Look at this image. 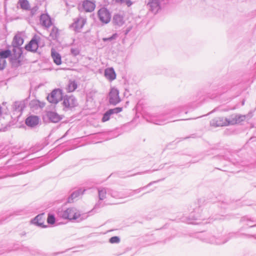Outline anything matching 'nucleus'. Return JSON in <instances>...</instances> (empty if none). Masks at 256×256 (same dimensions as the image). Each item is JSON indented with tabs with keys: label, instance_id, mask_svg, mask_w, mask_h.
I'll return each mask as SVG.
<instances>
[{
	"label": "nucleus",
	"instance_id": "nucleus-1",
	"mask_svg": "<svg viewBox=\"0 0 256 256\" xmlns=\"http://www.w3.org/2000/svg\"><path fill=\"white\" fill-rule=\"evenodd\" d=\"M244 120V116L232 114L228 118L224 117L214 118L210 121V125L214 127L234 125L240 123Z\"/></svg>",
	"mask_w": 256,
	"mask_h": 256
},
{
	"label": "nucleus",
	"instance_id": "nucleus-2",
	"mask_svg": "<svg viewBox=\"0 0 256 256\" xmlns=\"http://www.w3.org/2000/svg\"><path fill=\"white\" fill-rule=\"evenodd\" d=\"M85 218V216L80 214V212L75 208H68L65 210V218L70 220L80 222Z\"/></svg>",
	"mask_w": 256,
	"mask_h": 256
},
{
	"label": "nucleus",
	"instance_id": "nucleus-3",
	"mask_svg": "<svg viewBox=\"0 0 256 256\" xmlns=\"http://www.w3.org/2000/svg\"><path fill=\"white\" fill-rule=\"evenodd\" d=\"M62 98V90L57 88L53 90L52 92L47 96L48 100L52 104H57Z\"/></svg>",
	"mask_w": 256,
	"mask_h": 256
},
{
	"label": "nucleus",
	"instance_id": "nucleus-4",
	"mask_svg": "<svg viewBox=\"0 0 256 256\" xmlns=\"http://www.w3.org/2000/svg\"><path fill=\"white\" fill-rule=\"evenodd\" d=\"M98 16L99 20L103 24H108L111 19L110 12L106 8H100L98 12Z\"/></svg>",
	"mask_w": 256,
	"mask_h": 256
},
{
	"label": "nucleus",
	"instance_id": "nucleus-5",
	"mask_svg": "<svg viewBox=\"0 0 256 256\" xmlns=\"http://www.w3.org/2000/svg\"><path fill=\"white\" fill-rule=\"evenodd\" d=\"M86 22V18L78 16L74 20V22L70 26V27L72 28L75 32H80Z\"/></svg>",
	"mask_w": 256,
	"mask_h": 256
},
{
	"label": "nucleus",
	"instance_id": "nucleus-6",
	"mask_svg": "<svg viewBox=\"0 0 256 256\" xmlns=\"http://www.w3.org/2000/svg\"><path fill=\"white\" fill-rule=\"evenodd\" d=\"M40 40V38L38 36H34L30 42L26 46V50L30 52H36L38 47V42Z\"/></svg>",
	"mask_w": 256,
	"mask_h": 256
},
{
	"label": "nucleus",
	"instance_id": "nucleus-7",
	"mask_svg": "<svg viewBox=\"0 0 256 256\" xmlns=\"http://www.w3.org/2000/svg\"><path fill=\"white\" fill-rule=\"evenodd\" d=\"M110 103L116 105L120 102L118 90L115 88H112L109 93Z\"/></svg>",
	"mask_w": 256,
	"mask_h": 256
},
{
	"label": "nucleus",
	"instance_id": "nucleus-8",
	"mask_svg": "<svg viewBox=\"0 0 256 256\" xmlns=\"http://www.w3.org/2000/svg\"><path fill=\"white\" fill-rule=\"evenodd\" d=\"M39 118L38 116H30L26 120V124L30 127H34L38 124Z\"/></svg>",
	"mask_w": 256,
	"mask_h": 256
},
{
	"label": "nucleus",
	"instance_id": "nucleus-9",
	"mask_svg": "<svg viewBox=\"0 0 256 256\" xmlns=\"http://www.w3.org/2000/svg\"><path fill=\"white\" fill-rule=\"evenodd\" d=\"M40 24L46 28H48L52 25L50 17L46 14H42L40 18Z\"/></svg>",
	"mask_w": 256,
	"mask_h": 256
},
{
	"label": "nucleus",
	"instance_id": "nucleus-10",
	"mask_svg": "<svg viewBox=\"0 0 256 256\" xmlns=\"http://www.w3.org/2000/svg\"><path fill=\"white\" fill-rule=\"evenodd\" d=\"M82 6L86 12H91L94 10L96 5L92 2L86 0L84 1Z\"/></svg>",
	"mask_w": 256,
	"mask_h": 256
},
{
	"label": "nucleus",
	"instance_id": "nucleus-11",
	"mask_svg": "<svg viewBox=\"0 0 256 256\" xmlns=\"http://www.w3.org/2000/svg\"><path fill=\"white\" fill-rule=\"evenodd\" d=\"M24 43V39L22 36V34L18 33L14 38L12 41V46L14 48H18Z\"/></svg>",
	"mask_w": 256,
	"mask_h": 256
},
{
	"label": "nucleus",
	"instance_id": "nucleus-12",
	"mask_svg": "<svg viewBox=\"0 0 256 256\" xmlns=\"http://www.w3.org/2000/svg\"><path fill=\"white\" fill-rule=\"evenodd\" d=\"M148 6L152 12H156L160 8V0H149Z\"/></svg>",
	"mask_w": 256,
	"mask_h": 256
},
{
	"label": "nucleus",
	"instance_id": "nucleus-13",
	"mask_svg": "<svg viewBox=\"0 0 256 256\" xmlns=\"http://www.w3.org/2000/svg\"><path fill=\"white\" fill-rule=\"evenodd\" d=\"M44 220V214H40L36 216L32 220V222L38 226L45 227L43 225Z\"/></svg>",
	"mask_w": 256,
	"mask_h": 256
},
{
	"label": "nucleus",
	"instance_id": "nucleus-14",
	"mask_svg": "<svg viewBox=\"0 0 256 256\" xmlns=\"http://www.w3.org/2000/svg\"><path fill=\"white\" fill-rule=\"evenodd\" d=\"M77 104L76 100L73 96H66L65 98V107L73 108Z\"/></svg>",
	"mask_w": 256,
	"mask_h": 256
},
{
	"label": "nucleus",
	"instance_id": "nucleus-15",
	"mask_svg": "<svg viewBox=\"0 0 256 256\" xmlns=\"http://www.w3.org/2000/svg\"><path fill=\"white\" fill-rule=\"evenodd\" d=\"M84 190H82V189H79L74 191L68 198V202L71 203L73 202L74 200L78 198L80 195H82L84 194Z\"/></svg>",
	"mask_w": 256,
	"mask_h": 256
},
{
	"label": "nucleus",
	"instance_id": "nucleus-16",
	"mask_svg": "<svg viewBox=\"0 0 256 256\" xmlns=\"http://www.w3.org/2000/svg\"><path fill=\"white\" fill-rule=\"evenodd\" d=\"M104 76L110 81L114 80L116 78V73L112 68L106 69L104 72Z\"/></svg>",
	"mask_w": 256,
	"mask_h": 256
},
{
	"label": "nucleus",
	"instance_id": "nucleus-17",
	"mask_svg": "<svg viewBox=\"0 0 256 256\" xmlns=\"http://www.w3.org/2000/svg\"><path fill=\"white\" fill-rule=\"evenodd\" d=\"M112 22L114 25L120 26L124 24V22L122 16L116 14L114 16Z\"/></svg>",
	"mask_w": 256,
	"mask_h": 256
},
{
	"label": "nucleus",
	"instance_id": "nucleus-18",
	"mask_svg": "<svg viewBox=\"0 0 256 256\" xmlns=\"http://www.w3.org/2000/svg\"><path fill=\"white\" fill-rule=\"evenodd\" d=\"M48 119L52 122H58L60 120V116L53 112H50L47 114Z\"/></svg>",
	"mask_w": 256,
	"mask_h": 256
},
{
	"label": "nucleus",
	"instance_id": "nucleus-19",
	"mask_svg": "<svg viewBox=\"0 0 256 256\" xmlns=\"http://www.w3.org/2000/svg\"><path fill=\"white\" fill-rule=\"evenodd\" d=\"M52 56L56 64L59 65L61 64V56L60 54L54 52L53 50H52Z\"/></svg>",
	"mask_w": 256,
	"mask_h": 256
},
{
	"label": "nucleus",
	"instance_id": "nucleus-20",
	"mask_svg": "<svg viewBox=\"0 0 256 256\" xmlns=\"http://www.w3.org/2000/svg\"><path fill=\"white\" fill-rule=\"evenodd\" d=\"M77 83L74 80H70L68 82L67 90L68 92H72L77 88Z\"/></svg>",
	"mask_w": 256,
	"mask_h": 256
},
{
	"label": "nucleus",
	"instance_id": "nucleus-21",
	"mask_svg": "<svg viewBox=\"0 0 256 256\" xmlns=\"http://www.w3.org/2000/svg\"><path fill=\"white\" fill-rule=\"evenodd\" d=\"M24 107V104L22 102H14V108L18 112H20L22 110V109Z\"/></svg>",
	"mask_w": 256,
	"mask_h": 256
},
{
	"label": "nucleus",
	"instance_id": "nucleus-22",
	"mask_svg": "<svg viewBox=\"0 0 256 256\" xmlns=\"http://www.w3.org/2000/svg\"><path fill=\"white\" fill-rule=\"evenodd\" d=\"M98 192L100 200H103L106 198V191L104 188H98Z\"/></svg>",
	"mask_w": 256,
	"mask_h": 256
},
{
	"label": "nucleus",
	"instance_id": "nucleus-23",
	"mask_svg": "<svg viewBox=\"0 0 256 256\" xmlns=\"http://www.w3.org/2000/svg\"><path fill=\"white\" fill-rule=\"evenodd\" d=\"M20 8L24 10H28L29 8V3L26 0H19L18 2Z\"/></svg>",
	"mask_w": 256,
	"mask_h": 256
},
{
	"label": "nucleus",
	"instance_id": "nucleus-24",
	"mask_svg": "<svg viewBox=\"0 0 256 256\" xmlns=\"http://www.w3.org/2000/svg\"><path fill=\"white\" fill-rule=\"evenodd\" d=\"M11 55V51L9 50L0 51V58L5 60Z\"/></svg>",
	"mask_w": 256,
	"mask_h": 256
},
{
	"label": "nucleus",
	"instance_id": "nucleus-25",
	"mask_svg": "<svg viewBox=\"0 0 256 256\" xmlns=\"http://www.w3.org/2000/svg\"><path fill=\"white\" fill-rule=\"evenodd\" d=\"M58 32V29L56 27L53 26L50 31V36L52 39L54 40L57 38Z\"/></svg>",
	"mask_w": 256,
	"mask_h": 256
},
{
	"label": "nucleus",
	"instance_id": "nucleus-26",
	"mask_svg": "<svg viewBox=\"0 0 256 256\" xmlns=\"http://www.w3.org/2000/svg\"><path fill=\"white\" fill-rule=\"evenodd\" d=\"M80 49L78 48H70V54L74 56H76L80 54Z\"/></svg>",
	"mask_w": 256,
	"mask_h": 256
},
{
	"label": "nucleus",
	"instance_id": "nucleus-27",
	"mask_svg": "<svg viewBox=\"0 0 256 256\" xmlns=\"http://www.w3.org/2000/svg\"><path fill=\"white\" fill-rule=\"evenodd\" d=\"M110 114L111 115L114 114H118V112H120L122 111V108H116L113 109H110L108 110Z\"/></svg>",
	"mask_w": 256,
	"mask_h": 256
},
{
	"label": "nucleus",
	"instance_id": "nucleus-28",
	"mask_svg": "<svg viewBox=\"0 0 256 256\" xmlns=\"http://www.w3.org/2000/svg\"><path fill=\"white\" fill-rule=\"evenodd\" d=\"M111 114L109 112L108 110L104 114L102 118V121L103 122H106L110 118V116Z\"/></svg>",
	"mask_w": 256,
	"mask_h": 256
},
{
	"label": "nucleus",
	"instance_id": "nucleus-29",
	"mask_svg": "<svg viewBox=\"0 0 256 256\" xmlns=\"http://www.w3.org/2000/svg\"><path fill=\"white\" fill-rule=\"evenodd\" d=\"M118 36L117 34H113L111 36L108 38H103L102 40L104 42H106V41H112L114 40H115Z\"/></svg>",
	"mask_w": 256,
	"mask_h": 256
},
{
	"label": "nucleus",
	"instance_id": "nucleus-30",
	"mask_svg": "<svg viewBox=\"0 0 256 256\" xmlns=\"http://www.w3.org/2000/svg\"><path fill=\"white\" fill-rule=\"evenodd\" d=\"M47 222L50 224H53L55 222L54 216L52 214H48V218L47 219Z\"/></svg>",
	"mask_w": 256,
	"mask_h": 256
},
{
	"label": "nucleus",
	"instance_id": "nucleus-31",
	"mask_svg": "<svg viewBox=\"0 0 256 256\" xmlns=\"http://www.w3.org/2000/svg\"><path fill=\"white\" fill-rule=\"evenodd\" d=\"M120 240V238L118 236H115L112 237L110 239L109 242H110L112 244H114V243L119 242Z\"/></svg>",
	"mask_w": 256,
	"mask_h": 256
},
{
	"label": "nucleus",
	"instance_id": "nucleus-32",
	"mask_svg": "<svg viewBox=\"0 0 256 256\" xmlns=\"http://www.w3.org/2000/svg\"><path fill=\"white\" fill-rule=\"evenodd\" d=\"M6 60L0 58V70H2L6 66Z\"/></svg>",
	"mask_w": 256,
	"mask_h": 256
},
{
	"label": "nucleus",
	"instance_id": "nucleus-33",
	"mask_svg": "<svg viewBox=\"0 0 256 256\" xmlns=\"http://www.w3.org/2000/svg\"><path fill=\"white\" fill-rule=\"evenodd\" d=\"M58 214L60 217L64 218V212H63L62 210H60V209H59L58 210Z\"/></svg>",
	"mask_w": 256,
	"mask_h": 256
},
{
	"label": "nucleus",
	"instance_id": "nucleus-34",
	"mask_svg": "<svg viewBox=\"0 0 256 256\" xmlns=\"http://www.w3.org/2000/svg\"><path fill=\"white\" fill-rule=\"evenodd\" d=\"M2 106H0V116H2Z\"/></svg>",
	"mask_w": 256,
	"mask_h": 256
},
{
	"label": "nucleus",
	"instance_id": "nucleus-35",
	"mask_svg": "<svg viewBox=\"0 0 256 256\" xmlns=\"http://www.w3.org/2000/svg\"><path fill=\"white\" fill-rule=\"evenodd\" d=\"M140 189H138V190H134V192L136 193V192H140Z\"/></svg>",
	"mask_w": 256,
	"mask_h": 256
},
{
	"label": "nucleus",
	"instance_id": "nucleus-36",
	"mask_svg": "<svg viewBox=\"0 0 256 256\" xmlns=\"http://www.w3.org/2000/svg\"><path fill=\"white\" fill-rule=\"evenodd\" d=\"M156 124H162L161 123H156Z\"/></svg>",
	"mask_w": 256,
	"mask_h": 256
},
{
	"label": "nucleus",
	"instance_id": "nucleus-37",
	"mask_svg": "<svg viewBox=\"0 0 256 256\" xmlns=\"http://www.w3.org/2000/svg\"><path fill=\"white\" fill-rule=\"evenodd\" d=\"M75 40L74 39H73L72 40V42H74Z\"/></svg>",
	"mask_w": 256,
	"mask_h": 256
}]
</instances>
